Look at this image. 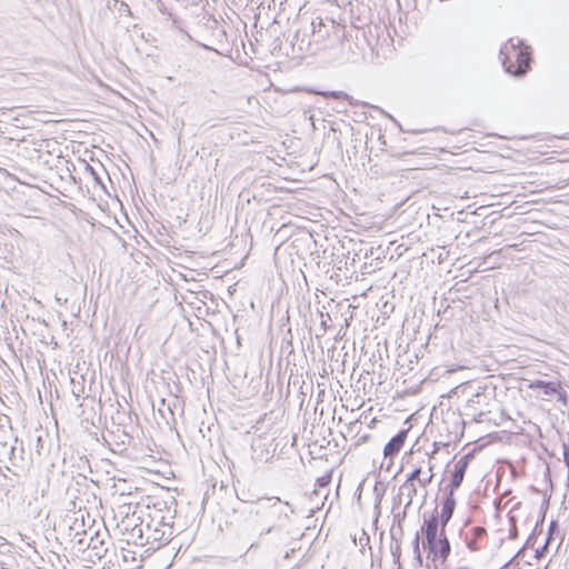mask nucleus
<instances>
[{"instance_id":"f704fd0d","label":"nucleus","mask_w":569,"mask_h":569,"mask_svg":"<svg viewBox=\"0 0 569 569\" xmlns=\"http://www.w3.org/2000/svg\"><path fill=\"white\" fill-rule=\"evenodd\" d=\"M415 561L418 563L419 567L422 566V557L421 556H420V559L415 557Z\"/></svg>"},{"instance_id":"ea45409f","label":"nucleus","mask_w":569,"mask_h":569,"mask_svg":"<svg viewBox=\"0 0 569 569\" xmlns=\"http://www.w3.org/2000/svg\"><path fill=\"white\" fill-rule=\"evenodd\" d=\"M550 526H555L557 528V522L556 521H551Z\"/></svg>"},{"instance_id":"9d476101","label":"nucleus","mask_w":569,"mask_h":569,"mask_svg":"<svg viewBox=\"0 0 569 569\" xmlns=\"http://www.w3.org/2000/svg\"><path fill=\"white\" fill-rule=\"evenodd\" d=\"M440 528H442V518L439 516L437 508H435L429 519H426L421 531L423 532L427 542H430L433 538L439 537Z\"/></svg>"},{"instance_id":"7c9ffc66","label":"nucleus","mask_w":569,"mask_h":569,"mask_svg":"<svg viewBox=\"0 0 569 569\" xmlns=\"http://www.w3.org/2000/svg\"><path fill=\"white\" fill-rule=\"evenodd\" d=\"M363 483H365V479L359 483V486H358V488L356 490V493H355V496H356L358 501H360V499H361Z\"/></svg>"},{"instance_id":"4c0bfd02","label":"nucleus","mask_w":569,"mask_h":569,"mask_svg":"<svg viewBox=\"0 0 569 569\" xmlns=\"http://www.w3.org/2000/svg\"><path fill=\"white\" fill-rule=\"evenodd\" d=\"M538 526H539V522H537V523H536V527H535V529H533L535 533H536V532H538V529H537V528H538Z\"/></svg>"},{"instance_id":"c85d7f7f","label":"nucleus","mask_w":569,"mask_h":569,"mask_svg":"<svg viewBox=\"0 0 569 569\" xmlns=\"http://www.w3.org/2000/svg\"><path fill=\"white\" fill-rule=\"evenodd\" d=\"M432 478H433V472H431V473L429 475V477H423V479H422V478H420V479H419V483H420V486H422V487H427V486L432 481Z\"/></svg>"},{"instance_id":"9b49d317","label":"nucleus","mask_w":569,"mask_h":569,"mask_svg":"<svg viewBox=\"0 0 569 569\" xmlns=\"http://www.w3.org/2000/svg\"><path fill=\"white\" fill-rule=\"evenodd\" d=\"M409 429L399 430L385 446L383 456L392 459L402 449L408 437Z\"/></svg>"},{"instance_id":"4468645a","label":"nucleus","mask_w":569,"mask_h":569,"mask_svg":"<svg viewBox=\"0 0 569 569\" xmlns=\"http://www.w3.org/2000/svg\"><path fill=\"white\" fill-rule=\"evenodd\" d=\"M87 548L91 549L93 551V556L99 559L102 558L107 552L103 540L99 539L97 535L89 537Z\"/></svg>"},{"instance_id":"412c9836","label":"nucleus","mask_w":569,"mask_h":569,"mask_svg":"<svg viewBox=\"0 0 569 569\" xmlns=\"http://www.w3.org/2000/svg\"><path fill=\"white\" fill-rule=\"evenodd\" d=\"M422 469L421 467H417L415 468L408 476H407V479L405 481V483H413L415 480H417L419 482V479H420V473H421Z\"/></svg>"},{"instance_id":"2eb2a0df","label":"nucleus","mask_w":569,"mask_h":569,"mask_svg":"<svg viewBox=\"0 0 569 569\" xmlns=\"http://www.w3.org/2000/svg\"><path fill=\"white\" fill-rule=\"evenodd\" d=\"M387 491V485L381 481H376L373 486V493H375V509L377 510V513H380V503L383 499V496Z\"/></svg>"},{"instance_id":"c756f323","label":"nucleus","mask_w":569,"mask_h":569,"mask_svg":"<svg viewBox=\"0 0 569 569\" xmlns=\"http://www.w3.org/2000/svg\"><path fill=\"white\" fill-rule=\"evenodd\" d=\"M535 541H536V536H535V531H532L531 535L527 538L523 548L525 547H533Z\"/></svg>"},{"instance_id":"b1692460","label":"nucleus","mask_w":569,"mask_h":569,"mask_svg":"<svg viewBox=\"0 0 569 569\" xmlns=\"http://www.w3.org/2000/svg\"><path fill=\"white\" fill-rule=\"evenodd\" d=\"M74 537H78L77 539V545L79 547V549H84L87 548V543H88V540L87 539V532L83 531L82 533H79L78 531L76 532Z\"/></svg>"},{"instance_id":"58836bf2","label":"nucleus","mask_w":569,"mask_h":569,"mask_svg":"<svg viewBox=\"0 0 569 569\" xmlns=\"http://www.w3.org/2000/svg\"><path fill=\"white\" fill-rule=\"evenodd\" d=\"M40 442H41V437H40V436H38V437H37V443H40Z\"/></svg>"},{"instance_id":"a211bd4d","label":"nucleus","mask_w":569,"mask_h":569,"mask_svg":"<svg viewBox=\"0 0 569 569\" xmlns=\"http://www.w3.org/2000/svg\"><path fill=\"white\" fill-rule=\"evenodd\" d=\"M509 522L511 523V528L509 530V539L515 540L518 538V528H517V518L513 515H508Z\"/></svg>"},{"instance_id":"c9c22d12","label":"nucleus","mask_w":569,"mask_h":569,"mask_svg":"<svg viewBox=\"0 0 569 569\" xmlns=\"http://www.w3.org/2000/svg\"><path fill=\"white\" fill-rule=\"evenodd\" d=\"M433 446H435V450L432 451L431 457L435 455V452H436V451H437V449L439 448L437 442H433Z\"/></svg>"},{"instance_id":"72a5a7b5","label":"nucleus","mask_w":569,"mask_h":569,"mask_svg":"<svg viewBox=\"0 0 569 569\" xmlns=\"http://www.w3.org/2000/svg\"><path fill=\"white\" fill-rule=\"evenodd\" d=\"M501 253V250H495L493 252H491L489 254V258L493 257V256H499Z\"/></svg>"},{"instance_id":"7ed1b4c3","label":"nucleus","mask_w":569,"mask_h":569,"mask_svg":"<svg viewBox=\"0 0 569 569\" xmlns=\"http://www.w3.org/2000/svg\"><path fill=\"white\" fill-rule=\"evenodd\" d=\"M286 508H289L290 512H293L291 505L289 502H282L278 497L259 499L256 515L271 522L268 528L260 531V537L278 530L282 522L288 521L289 513Z\"/></svg>"},{"instance_id":"0eeeda50","label":"nucleus","mask_w":569,"mask_h":569,"mask_svg":"<svg viewBox=\"0 0 569 569\" xmlns=\"http://www.w3.org/2000/svg\"><path fill=\"white\" fill-rule=\"evenodd\" d=\"M8 460L10 465L18 469H24L27 461L24 458V448L22 441L13 439V443L0 439V461Z\"/></svg>"},{"instance_id":"ddd939ff","label":"nucleus","mask_w":569,"mask_h":569,"mask_svg":"<svg viewBox=\"0 0 569 569\" xmlns=\"http://www.w3.org/2000/svg\"><path fill=\"white\" fill-rule=\"evenodd\" d=\"M468 467L463 466L462 463H459L458 461L455 462L453 470L450 476L449 483L445 487L456 489L458 490L465 479V475L467 472Z\"/></svg>"},{"instance_id":"aec40b11","label":"nucleus","mask_w":569,"mask_h":569,"mask_svg":"<svg viewBox=\"0 0 569 569\" xmlns=\"http://www.w3.org/2000/svg\"><path fill=\"white\" fill-rule=\"evenodd\" d=\"M550 539H551V537H550V533H549L547 539H546L545 545L542 547L536 549V551H535V558L536 559L540 560V559H542L546 556V553L548 551V543H549Z\"/></svg>"},{"instance_id":"39448f33","label":"nucleus","mask_w":569,"mask_h":569,"mask_svg":"<svg viewBox=\"0 0 569 569\" xmlns=\"http://www.w3.org/2000/svg\"><path fill=\"white\" fill-rule=\"evenodd\" d=\"M148 513L147 518H151L152 520H163L169 523H174V518L177 515V500L176 498L167 493L166 497H154L151 498L147 505Z\"/></svg>"},{"instance_id":"4be33fe9","label":"nucleus","mask_w":569,"mask_h":569,"mask_svg":"<svg viewBox=\"0 0 569 569\" xmlns=\"http://www.w3.org/2000/svg\"><path fill=\"white\" fill-rule=\"evenodd\" d=\"M330 482H331V472H327L326 475L317 478V480H316V485L319 488H326L330 485Z\"/></svg>"},{"instance_id":"cd10ccee","label":"nucleus","mask_w":569,"mask_h":569,"mask_svg":"<svg viewBox=\"0 0 569 569\" xmlns=\"http://www.w3.org/2000/svg\"><path fill=\"white\" fill-rule=\"evenodd\" d=\"M320 316H321V326H322L323 330L326 331L328 328L327 321L331 320V318H330L329 313H323L321 311H320Z\"/></svg>"},{"instance_id":"393cba45","label":"nucleus","mask_w":569,"mask_h":569,"mask_svg":"<svg viewBox=\"0 0 569 569\" xmlns=\"http://www.w3.org/2000/svg\"><path fill=\"white\" fill-rule=\"evenodd\" d=\"M86 170L91 174L93 181L97 184H100L101 187H103V182H102L101 177L98 174V172L90 164H88V163L86 164Z\"/></svg>"},{"instance_id":"423d86ee","label":"nucleus","mask_w":569,"mask_h":569,"mask_svg":"<svg viewBox=\"0 0 569 569\" xmlns=\"http://www.w3.org/2000/svg\"><path fill=\"white\" fill-rule=\"evenodd\" d=\"M423 548L428 549V559L431 560V568L446 567V562L451 553V545L446 536V528H440L439 537L433 538L430 542H423Z\"/></svg>"},{"instance_id":"dca6fc26","label":"nucleus","mask_w":569,"mask_h":569,"mask_svg":"<svg viewBox=\"0 0 569 569\" xmlns=\"http://www.w3.org/2000/svg\"><path fill=\"white\" fill-rule=\"evenodd\" d=\"M536 386L538 388L542 389V391L546 396H553L557 392H559V385H557L552 381L538 380V381H536Z\"/></svg>"},{"instance_id":"f3484780","label":"nucleus","mask_w":569,"mask_h":569,"mask_svg":"<svg viewBox=\"0 0 569 569\" xmlns=\"http://www.w3.org/2000/svg\"><path fill=\"white\" fill-rule=\"evenodd\" d=\"M400 490H407L408 502L406 503V508L412 503V498L417 493V488L413 483H405L401 486Z\"/></svg>"},{"instance_id":"6ab92c4d","label":"nucleus","mask_w":569,"mask_h":569,"mask_svg":"<svg viewBox=\"0 0 569 569\" xmlns=\"http://www.w3.org/2000/svg\"><path fill=\"white\" fill-rule=\"evenodd\" d=\"M71 385H72V395L76 396L77 398H79L83 392H84V386L82 382H77L74 381V378H71L70 380Z\"/></svg>"},{"instance_id":"20e7f679","label":"nucleus","mask_w":569,"mask_h":569,"mask_svg":"<svg viewBox=\"0 0 569 569\" xmlns=\"http://www.w3.org/2000/svg\"><path fill=\"white\" fill-rule=\"evenodd\" d=\"M335 28V20H325L317 17L309 22V26L297 30L295 39L299 42V47L302 50L303 44L309 47L311 41L320 42L325 40L330 34V30Z\"/></svg>"},{"instance_id":"f257e3e1","label":"nucleus","mask_w":569,"mask_h":569,"mask_svg":"<svg viewBox=\"0 0 569 569\" xmlns=\"http://www.w3.org/2000/svg\"><path fill=\"white\" fill-rule=\"evenodd\" d=\"M129 525L123 520V529L129 531L130 539L137 545H151L150 548L158 549L171 541L174 536L173 523L163 520H152L148 518L143 526V520L139 525H133L129 530Z\"/></svg>"},{"instance_id":"2f4dec72","label":"nucleus","mask_w":569,"mask_h":569,"mask_svg":"<svg viewBox=\"0 0 569 569\" xmlns=\"http://www.w3.org/2000/svg\"><path fill=\"white\" fill-rule=\"evenodd\" d=\"M557 395L559 396L558 397V400L559 401H566L567 400V393L566 391L561 390V388L559 387V392H557Z\"/></svg>"},{"instance_id":"a19ab883","label":"nucleus","mask_w":569,"mask_h":569,"mask_svg":"<svg viewBox=\"0 0 569 569\" xmlns=\"http://www.w3.org/2000/svg\"><path fill=\"white\" fill-rule=\"evenodd\" d=\"M432 469H433V466H432V465H430V466H429V471H430V473L432 472Z\"/></svg>"},{"instance_id":"5701e85b","label":"nucleus","mask_w":569,"mask_h":569,"mask_svg":"<svg viewBox=\"0 0 569 569\" xmlns=\"http://www.w3.org/2000/svg\"><path fill=\"white\" fill-rule=\"evenodd\" d=\"M476 450H477V449H472V450H470L469 452H467L466 455H463V456L458 460V462H459V463H462V465H463V466H466V467H469L470 462H471V461H472V459L475 458Z\"/></svg>"},{"instance_id":"6e6552de","label":"nucleus","mask_w":569,"mask_h":569,"mask_svg":"<svg viewBox=\"0 0 569 569\" xmlns=\"http://www.w3.org/2000/svg\"><path fill=\"white\" fill-rule=\"evenodd\" d=\"M456 489L443 487V497L441 500V512L439 516L442 518V527L446 528L448 522L451 520L457 501L455 498Z\"/></svg>"},{"instance_id":"e433bc0d","label":"nucleus","mask_w":569,"mask_h":569,"mask_svg":"<svg viewBox=\"0 0 569 569\" xmlns=\"http://www.w3.org/2000/svg\"><path fill=\"white\" fill-rule=\"evenodd\" d=\"M258 547V542H252L249 547V549H253V548H257Z\"/></svg>"},{"instance_id":"79ce46f5","label":"nucleus","mask_w":569,"mask_h":569,"mask_svg":"<svg viewBox=\"0 0 569 569\" xmlns=\"http://www.w3.org/2000/svg\"><path fill=\"white\" fill-rule=\"evenodd\" d=\"M363 536H365L366 540L369 541V537L366 535V532H363Z\"/></svg>"},{"instance_id":"f8f14e48","label":"nucleus","mask_w":569,"mask_h":569,"mask_svg":"<svg viewBox=\"0 0 569 569\" xmlns=\"http://www.w3.org/2000/svg\"><path fill=\"white\" fill-rule=\"evenodd\" d=\"M487 531L483 527H473L470 529V537H466V546L470 551H477L480 549V541L486 536Z\"/></svg>"},{"instance_id":"bb28decb","label":"nucleus","mask_w":569,"mask_h":569,"mask_svg":"<svg viewBox=\"0 0 569 569\" xmlns=\"http://www.w3.org/2000/svg\"><path fill=\"white\" fill-rule=\"evenodd\" d=\"M326 97L330 96V97H335V98H347L348 94L345 93L343 91H329V92H326L325 93Z\"/></svg>"},{"instance_id":"473e14b6","label":"nucleus","mask_w":569,"mask_h":569,"mask_svg":"<svg viewBox=\"0 0 569 569\" xmlns=\"http://www.w3.org/2000/svg\"><path fill=\"white\" fill-rule=\"evenodd\" d=\"M369 437H370L369 435H365V436L360 437V439L358 440V443L366 442L369 439Z\"/></svg>"},{"instance_id":"1a4fd4ad","label":"nucleus","mask_w":569,"mask_h":569,"mask_svg":"<svg viewBox=\"0 0 569 569\" xmlns=\"http://www.w3.org/2000/svg\"><path fill=\"white\" fill-rule=\"evenodd\" d=\"M366 21L361 20L360 17L357 18V21H352V27L357 30L356 38L359 39V33H361L362 38L366 40L369 47H373L378 43V29L377 24H367V30L365 29Z\"/></svg>"},{"instance_id":"37998d69","label":"nucleus","mask_w":569,"mask_h":569,"mask_svg":"<svg viewBox=\"0 0 569 569\" xmlns=\"http://www.w3.org/2000/svg\"><path fill=\"white\" fill-rule=\"evenodd\" d=\"M512 560L508 561L507 563H505L503 568L505 567H508V565L511 562Z\"/></svg>"},{"instance_id":"f03ea898","label":"nucleus","mask_w":569,"mask_h":569,"mask_svg":"<svg viewBox=\"0 0 569 569\" xmlns=\"http://www.w3.org/2000/svg\"><path fill=\"white\" fill-rule=\"evenodd\" d=\"M500 59L507 73L520 78L530 70L532 52L521 39L510 38L500 48Z\"/></svg>"},{"instance_id":"a878e982","label":"nucleus","mask_w":569,"mask_h":569,"mask_svg":"<svg viewBox=\"0 0 569 569\" xmlns=\"http://www.w3.org/2000/svg\"><path fill=\"white\" fill-rule=\"evenodd\" d=\"M419 545H420V535H419V532H416L415 539L412 541L413 555L416 556V558L420 559L421 551H420Z\"/></svg>"}]
</instances>
